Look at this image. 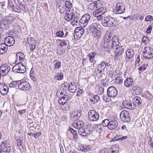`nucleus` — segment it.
Listing matches in <instances>:
<instances>
[{
	"label": "nucleus",
	"instance_id": "f257e3e1",
	"mask_svg": "<svg viewBox=\"0 0 153 153\" xmlns=\"http://www.w3.org/2000/svg\"><path fill=\"white\" fill-rule=\"evenodd\" d=\"M12 70L14 73H23L26 71V69L22 63L19 62L13 67Z\"/></svg>",
	"mask_w": 153,
	"mask_h": 153
},
{
	"label": "nucleus",
	"instance_id": "f03ea898",
	"mask_svg": "<svg viewBox=\"0 0 153 153\" xmlns=\"http://www.w3.org/2000/svg\"><path fill=\"white\" fill-rule=\"evenodd\" d=\"M92 129L90 126H87L86 127H83L78 130L79 134L83 136H87L91 134Z\"/></svg>",
	"mask_w": 153,
	"mask_h": 153
},
{
	"label": "nucleus",
	"instance_id": "7ed1b4c3",
	"mask_svg": "<svg viewBox=\"0 0 153 153\" xmlns=\"http://www.w3.org/2000/svg\"><path fill=\"white\" fill-rule=\"evenodd\" d=\"M91 18V16L88 14H84L79 20L80 25L82 27H85L90 22Z\"/></svg>",
	"mask_w": 153,
	"mask_h": 153
},
{
	"label": "nucleus",
	"instance_id": "20e7f679",
	"mask_svg": "<svg viewBox=\"0 0 153 153\" xmlns=\"http://www.w3.org/2000/svg\"><path fill=\"white\" fill-rule=\"evenodd\" d=\"M143 56L147 59H150L153 57V49L149 47L144 48L143 53Z\"/></svg>",
	"mask_w": 153,
	"mask_h": 153
},
{
	"label": "nucleus",
	"instance_id": "39448f33",
	"mask_svg": "<svg viewBox=\"0 0 153 153\" xmlns=\"http://www.w3.org/2000/svg\"><path fill=\"white\" fill-rule=\"evenodd\" d=\"M88 115L89 120L92 121H96L99 118L98 113L94 110H90L88 112Z\"/></svg>",
	"mask_w": 153,
	"mask_h": 153
},
{
	"label": "nucleus",
	"instance_id": "423d86ee",
	"mask_svg": "<svg viewBox=\"0 0 153 153\" xmlns=\"http://www.w3.org/2000/svg\"><path fill=\"white\" fill-rule=\"evenodd\" d=\"M114 19L113 17H106L103 19L102 21V24L105 27H112L114 25Z\"/></svg>",
	"mask_w": 153,
	"mask_h": 153
},
{
	"label": "nucleus",
	"instance_id": "0eeeda50",
	"mask_svg": "<svg viewBox=\"0 0 153 153\" xmlns=\"http://www.w3.org/2000/svg\"><path fill=\"white\" fill-rule=\"evenodd\" d=\"M120 119L123 121L128 122L130 121V114L128 111L126 110H123L120 113H119Z\"/></svg>",
	"mask_w": 153,
	"mask_h": 153
},
{
	"label": "nucleus",
	"instance_id": "6e6552de",
	"mask_svg": "<svg viewBox=\"0 0 153 153\" xmlns=\"http://www.w3.org/2000/svg\"><path fill=\"white\" fill-rule=\"evenodd\" d=\"M20 81L18 85V88L20 90L24 91L28 90L30 89V85L29 83L26 81L22 82Z\"/></svg>",
	"mask_w": 153,
	"mask_h": 153
},
{
	"label": "nucleus",
	"instance_id": "1a4fd4ad",
	"mask_svg": "<svg viewBox=\"0 0 153 153\" xmlns=\"http://www.w3.org/2000/svg\"><path fill=\"white\" fill-rule=\"evenodd\" d=\"M1 149L2 152L9 153L10 151V144L7 141L2 143L0 145Z\"/></svg>",
	"mask_w": 153,
	"mask_h": 153
},
{
	"label": "nucleus",
	"instance_id": "9d476101",
	"mask_svg": "<svg viewBox=\"0 0 153 153\" xmlns=\"http://www.w3.org/2000/svg\"><path fill=\"white\" fill-rule=\"evenodd\" d=\"M115 12L118 14H121L123 13L125 10V6L122 3H117L115 7Z\"/></svg>",
	"mask_w": 153,
	"mask_h": 153
},
{
	"label": "nucleus",
	"instance_id": "9b49d317",
	"mask_svg": "<svg viewBox=\"0 0 153 153\" xmlns=\"http://www.w3.org/2000/svg\"><path fill=\"white\" fill-rule=\"evenodd\" d=\"M84 32V30L81 27H77L76 28L74 31V35L80 38L83 34Z\"/></svg>",
	"mask_w": 153,
	"mask_h": 153
},
{
	"label": "nucleus",
	"instance_id": "f8f14e48",
	"mask_svg": "<svg viewBox=\"0 0 153 153\" xmlns=\"http://www.w3.org/2000/svg\"><path fill=\"white\" fill-rule=\"evenodd\" d=\"M123 106L126 108L131 110L134 109L135 105L132 104V101L130 100H125L122 103Z\"/></svg>",
	"mask_w": 153,
	"mask_h": 153
},
{
	"label": "nucleus",
	"instance_id": "ddd939ff",
	"mask_svg": "<svg viewBox=\"0 0 153 153\" xmlns=\"http://www.w3.org/2000/svg\"><path fill=\"white\" fill-rule=\"evenodd\" d=\"M100 24L95 21H94L89 25L88 29L91 32H93V31L100 28Z\"/></svg>",
	"mask_w": 153,
	"mask_h": 153
},
{
	"label": "nucleus",
	"instance_id": "4468645a",
	"mask_svg": "<svg viewBox=\"0 0 153 153\" xmlns=\"http://www.w3.org/2000/svg\"><path fill=\"white\" fill-rule=\"evenodd\" d=\"M115 46L116 47L115 50V59H118L117 56L119 57V59H121L122 58L121 56L122 51H123V49L122 46H119L118 45H116Z\"/></svg>",
	"mask_w": 153,
	"mask_h": 153
},
{
	"label": "nucleus",
	"instance_id": "2eb2a0df",
	"mask_svg": "<svg viewBox=\"0 0 153 153\" xmlns=\"http://www.w3.org/2000/svg\"><path fill=\"white\" fill-rule=\"evenodd\" d=\"M107 94L108 96L112 99L114 101L115 97V87L110 86L107 89Z\"/></svg>",
	"mask_w": 153,
	"mask_h": 153
},
{
	"label": "nucleus",
	"instance_id": "dca6fc26",
	"mask_svg": "<svg viewBox=\"0 0 153 153\" xmlns=\"http://www.w3.org/2000/svg\"><path fill=\"white\" fill-rule=\"evenodd\" d=\"M74 15V11L70 10H68L66 11L64 16V19L67 22H69L71 21L73 16Z\"/></svg>",
	"mask_w": 153,
	"mask_h": 153
},
{
	"label": "nucleus",
	"instance_id": "f3484780",
	"mask_svg": "<svg viewBox=\"0 0 153 153\" xmlns=\"http://www.w3.org/2000/svg\"><path fill=\"white\" fill-rule=\"evenodd\" d=\"M95 73L96 78L100 79L105 77L104 71L102 70L101 69L97 68V70L95 71Z\"/></svg>",
	"mask_w": 153,
	"mask_h": 153
},
{
	"label": "nucleus",
	"instance_id": "a211bd4d",
	"mask_svg": "<svg viewBox=\"0 0 153 153\" xmlns=\"http://www.w3.org/2000/svg\"><path fill=\"white\" fill-rule=\"evenodd\" d=\"M5 43L8 44L7 46H11L13 45L15 42V39L13 37L11 36H8L5 39Z\"/></svg>",
	"mask_w": 153,
	"mask_h": 153
},
{
	"label": "nucleus",
	"instance_id": "6ab92c4d",
	"mask_svg": "<svg viewBox=\"0 0 153 153\" xmlns=\"http://www.w3.org/2000/svg\"><path fill=\"white\" fill-rule=\"evenodd\" d=\"M10 70V66L7 64H3L0 67V71H2L3 75L7 74Z\"/></svg>",
	"mask_w": 153,
	"mask_h": 153
},
{
	"label": "nucleus",
	"instance_id": "aec40b11",
	"mask_svg": "<svg viewBox=\"0 0 153 153\" xmlns=\"http://www.w3.org/2000/svg\"><path fill=\"white\" fill-rule=\"evenodd\" d=\"M8 91L7 86L4 84H0V92L2 95L7 94Z\"/></svg>",
	"mask_w": 153,
	"mask_h": 153
},
{
	"label": "nucleus",
	"instance_id": "412c9836",
	"mask_svg": "<svg viewBox=\"0 0 153 153\" xmlns=\"http://www.w3.org/2000/svg\"><path fill=\"white\" fill-rule=\"evenodd\" d=\"M133 104L135 106H137L138 107H141L142 105V100L140 97L138 96L135 97L133 99Z\"/></svg>",
	"mask_w": 153,
	"mask_h": 153
},
{
	"label": "nucleus",
	"instance_id": "4be33fe9",
	"mask_svg": "<svg viewBox=\"0 0 153 153\" xmlns=\"http://www.w3.org/2000/svg\"><path fill=\"white\" fill-rule=\"evenodd\" d=\"M59 98V99L58 100V102L59 104L64 105L68 102V99L67 95H64V96H61Z\"/></svg>",
	"mask_w": 153,
	"mask_h": 153
},
{
	"label": "nucleus",
	"instance_id": "5701e85b",
	"mask_svg": "<svg viewBox=\"0 0 153 153\" xmlns=\"http://www.w3.org/2000/svg\"><path fill=\"white\" fill-rule=\"evenodd\" d=\"M68 89L70 92L74 93L76 92L77 87L74 83V82H71L69 85Z\"/></svg>",
	"mask_w": 153,
	"mask_h": 153
},
{
	"label": "nucleus",
	"instance_id": "b1692460",
	"mask_svg": "<svg viewBox=\"0 0 153 153\" xmlns=\"http://www.w3.org/2000/svg\"><path fill=\"white\" fill-rule=\"evenodd\" d=\"M105 7H101L100 8H98L97 10L94 12L93 15L94 16L99 15V14L104 15V13L105 12Z\"/></svg>",
	"mask_w": 153,
	"mask_h": 153
},
{
	"label": "nucleus",
	"instance_id": "393cba45",
	"mask_svg": "<svg viewBox=\"0 0 153 153\" xmlns=\"http://www.w3.org/2000/svg\"><path fill=\"white\" fill-rule=\"evenodd\" d=\"M84 125L83 122L82 121L75 122L72 124L74 128L78 129V130L80 128H82L83 127Z\"/></svg>",
	"mask_w": 153,
	"mask_h": 153
},
{
	"label": "nucleus",
	"instance_id": "a878e982",
	"mask_svg": "<svg viewBox=\"0 0 153 153\" xmlns=\"http://www.w3.org/2000/svg\"><path fill=\"white\" fill-rule=\"evenodd\" d=\"M7 50V45L4 43L0 44V54L4 53Z\"/></svg>",
	"mask_w": 153,
	"mask_h": 153
},
{
	"label": "nucleus",
	"instance_id": "bb28decb",
	"mask_svg": "<svg viewBox=\"0 0 153 153\" xmlns=\"http://www.w3.org/2000/svg\"><path fill=\"white\" fill-rule=\"evenodd\" d=\"M82 111L81 110L79 109L76 110H75L73 112V113L71 115V117L73 116V117H72L73 118L74 117H76L75 120L78 119L81 117L82 115Z\"/></svg>",
	"mask_w": 153,
	"mask_h": 153
},
{
	"label": "nucleus",
	"instance_id": "cd10ccee",
	"mask_svg": "<svg viewBox=\"0 0 153 153\" xmlns=\"http://www.w3.org/2000/svg\"><path fill=\"white\" fill-rule=\"evenodd\" d=\"M73 18L71 19V22L72 25H76L79 22V17L77 16V14H75V13H74V15L73 16Z\"/></svg>",
	"mask_w": 153,
	"mask_h": 153
},
{
	"label": "nucleus",
	"instance_id": "c85d7f7f",
	"mask_svg": "<svg viewBox=\"0 0 153 153\" xmlns=\"http://www.w3.org/2000/svg\"><path fill=\"white\" fill-rule=\"evenodd\" d=\"M134 55V51L131 49H128L126 51V55L128 59L131 58Z\"/></svg>",
	"mask_w": 153,
	"mask_h": 153
},
{
	"label": "nucleus",
	"instance_id": "c756f323",
	"mask_svg": "<svg viewBox=\"0 0 153 153\" xmlns=\"http://www.w3.org/2000/svg\"><path fill=\"white\" fill-rule=\"evenodd\" d=\"M104 91V88L100 85L97 86L96 87L95 92L99 95L102 94Z\"/></svg>",
	"mask_w": 153,
	"mask_h": 153
},
{
	"label": "nucleus",
	"instance_id": "7c9ffc66",
	"mask_svg": "<svg viewBox=\"0 0 153 153\" xmlns=\"http://www.w3.org/2000/svg\"><path fill=\"white\" fill-rule=\"evenodd\" d=\"M17 57V59L19 60V61L22 62L24 59L25 55L24 53L21 52H19L16 54Z\"/></svg>",
	"mask_w": 153,
	"mask_h": 153
},
{
	"label": "nucleus",
	"instance_id": "2f4dec72",
	"mask_svg": "<svg viewBox=\"0 0 153 153\" xmlns=\"http://www.w3.org/2000/svg\"><path fill=\"white\" fill-rule=\"evenodd\" d=\"M133 82V79L131 78H127L125 81L124 84L126 87H129L131 85Z\"/></svg>",
	"mask_w": 153,
	"mask_h": 153
},
{
	"label": "nucleus",
	"instance_id": "473e14b6",
	"mask_svg": "<svg viewBox=\"0 0 153 153\" xmlns=\"http://www.w3.org/2000/svg\"><path fill=\"white\" fill-rule=\"evenodd\" d=\"M96 55V53L95 52H91L88 54V56L90 62L92 63L94 62V58Z\"/></svg>",
	"mask_w": 153,
	"mask_h": 153
},
{
	"label": "nucleus",
	"instance_id": "72a5a7b5",
	"mask_svg": "<svg viewBox=\"0 0 153 153\" xmlns=\"http://www.w3.org/2000/svg\"><path fill=\"white\" fill-rule=\"evenodd\" d=\"M100 99V97L97 95H95L89 99L90 101L93 102V103L97 102Z\"/></svg>",
	"mask_w": 153,
	"mask_h": 153
},
{
	"label": "nucleus",
	"instance_id": "f704fd0d",
	"mask_svg": "<svg viewBox=\"0 0 153 153\" xmlns=\"http://www.w3.org/2000/svg\"><path fill=\"white\" fill-rule=\"evenodd\" d=\"M91 32L95 37L99 38L101 34V31L97 29L94 30L93 32Z\"/></svg>",
	"mask_w": 153,
	"mask_h": 153
},
{
	"label": "nucleus",
	"instance_id": "c9c22d12",
	"mask_svg": "<svg viewBox=\"0 0 153 153\" xmlns=\"http://www.w3.org/2000/svg\"><path fill=\"white\" fill-rule=\"evenodd\" d=\"M95 129L100 134L102 132V126L101 124H96L94 127Z\"/></svg>",
	"mask_w": 153,
	"mask_h": 153
},
{
	"label": "nucleus",
	"instance_id": "e433bc0d",
	"mask_svg": "<svg viewBox=\"0 0 153 153\" xmlns=\"http://www.w3.org/2000/svg\"><path fill=\"white\" fill-rule=\"evenodd\" d=\"M19 82H20V80L13 81L9 84V87L10 88L15 87L17 85H18Z\"/></svg>",
	"mask_w": 153,
	"mask_h": 153
},
{
	"label": "nucleus",
	"instance_id": "4c0bfd02",
	"mask_svg": "<svg viewBox=\"0 0 153 153\" xmlns=\"http://www.w3.org/2000/svg\"><path fill=\"white\" fill-rule=\"evenodd\" d=\"M108 128L110 130H113L114 129L115 127V122L114 120H111L108 125Z\"/></svg>",
	"mask_w": 153,
	"mask_h": 153
},
{
	"label": "nucleus",
	"instance_id": "58836bf2",
	"mask_svg": "<svg viewBox=\"0 0 153 153\" xmlns=\"http://www.w3.org/2000/svg\"><path fill=\"white\" fill-rule=\"evenodd\" d=\"M65 1V4L66 7L68 9L71 8L73 6L71 1L67 0H66Z\"/></svg>",
	"mask_w": 153,
	"mask_h": 153
},
{
	"label": "nucleus",
	"instance_id": "ea45409f",
	"mask_svg": "<svg viewBox=\"0 0 153 153\" xmlns=\"http://www.w3.org/2000/svg\"><path fill=\"white\" fill-rule=\"evenodd\" d=\"M63 76L62 73H57L55 76V78L58 80H61L63 79Z\"/></svg>",
	"mask_w": 153,
	"mask_h": 153
},
{
	"label": "nucleus",
	"instance_id": "a19ab883",
	"mask_svg": "<svg viewBox=\"0 0 153 153\" xmlns=\"http://www.w3.org/2000/svg\"><path fill=\"white\" fill-rule=\"evenodd\" d=\"M88 8L91 10H95L97 9L96 5L94 1L91 3L88 6Z\"/></svg>",
	"mask_w": 153,
	"mask_h": 153
},
{
	"label": "nucleus",
	"instance_id": "79ce46f5",
	"mask_svg": "<svg viewBox=\"0 0 153 153\" xmlns=\"http://www.w3.org/2000/svg\"><path fill=\"white\" fill-rule=\"evenodd\" d=\"M123 80L122 78L120 76L115 78V83L117 84H120L122 83Z\"/></svg>",
	"mask_w": 153,
	"mask_h": 153
},
{
	"label": "nucleus",
	"instance_id": "37998d69",
	"mask_svg": "<svg viewBox=\"0 0 153 153\" xmlns=\"http://www.w3.org/2000/svg\"><path fill=\"white\" fill-rule=\"evenodd\" d=\"M106 63L105 62H102L99 65L98 68L100 69H101L105 71V68L106 66Z\"/></svg>",
	"mask_w": 153,
	"mask_h": 153
},
{
	"label": "nucleus",
	"instance_id": "c03bdc74",
	"mask_svg": "<svg viewBox=\"0 0 153 153\" xmlns=\"http://www.w3.org/2000/svg\"><path fill=\"white\" fill-rule=\"evenodd\" d=\"M27 42L28 43L31 45L32 44H35L36 42V40L33 39V38H28L27 39Z\"/></svg>",
	"mask_w": 153,
	"mask_h": 153
},
{
	"label": "nucleus",
	"instance_id": "a18cd8bd",
	"mask_svg": "<svg viewBox=\"0 0 153 153\" xmlns=\"http://www.w3.org/2000/svg\"><path fill=\"white\" fill-rule=\"evenodd\" d=\"M110 122L108 119H105L102 121V125L104 127L108 126Z\"/></svg>",
	"mask_w": 153,
	"mask_h": 153
},
{
	"label": "nucleus",
	"instance_id": "49530a36",
	"mask_svg": "<svg viewBox=\"0 0 153 153\" xmlns=\"http://www.w3.org/2000/svg\"><path fill=\"white\" fill-rule=\"evenodd\" d=\"M102 98L103 100L105 102H109V101H111L112 102H114V101L112 99L110 98V97H109V96H108V97H107L105 96H103Z\"/></svg>",
	"mask_w": 153,
	"mask_h": 153
},
{
	"label": "nucleus",
	"instance_id": "de8ad7c7",
	"mask_svg": "<svg viewBox=\"0 0 153 153\" xmlns=\"http://www.w3.org/2000/svg\"><path fill=\"white\" fill-rule=\"evenodd\" d=\"M56 35L57 37L62 38L64 37V33L62 31H59L56 32Z\"/></svg>",
	"mask_w": 153,
	"mask_h": 153
},
{
	"label": "nucleus",
	"instance_id": "09e8293b",
	"mask_svg": "<svg viewBox=\"0 0 153 153\" xmlns=\"http://www.w3.org/2000/svg\"><path fill=\"white\" fill-rule=\"evenodd\" d=\"M96 5V7L97 9L101 7L102 5V4L101 3V1L100 0H98L94 1Z\"/></svg>",
	"mask_w": 153,
	"mask_h": 153
},
{
	"label": "nucleus",
	"instance_id": "8fccbe9b",
	"mask_svg": "<svg viewBox=\"0 0 153 153\" xmlns=\"http://www.w3.org/2000/svg\"><path fill=\"white\" fill-rule=\"evenodd\" d=\"M148 66V64H146V65L145 64H143V65L139 67L138 68V70L139 71H142L146 70V67Z\"/></svg>",
	"mask_w": 153,
	"mask_h": 153
},
{
	"label": "nucleus",
	"instance_id": "3c124183",
	"mask_svg": "<svg viewBox=\"0 0 153 153\" xmlns=\"http://www.w3.org/2000/svg\"><path fill=\"white\" fill-rule=\"evenodd\" d=\"M153 20V17L151 15L147 16H146L145 21L146 22H151Z\"/></svg>",
	"mask_w": 153,
	"mask_h": 153
},
{
	"label": "nucleus",
	"instance_id": "603ef678",
	"mask_svg": "<svg viewBox=\"0 0 153 153\" xmlns=\"http://www.w3.org/2000/svg\"><path fill=\"white\" fill-rule=\"evenodd\" d=\"M145 96L146 98L148 99H151L152 97V95L148 91L146 93Z\"/></svg>",
	"mask_w": 153,
	"mask_h": 153
},
{
	"label": "nucleus",
	"instance_id": "864d4df0",
	"mask_svg": "<svg viewBox=\"0 0 153 153\" xmlns=\"http://www.w3.org/2000/svg\"><path fill=\"white\" fill-rule=\"evenodd\" d=\"M59 41L61 42L59 43V45L61 46H64L66 45L67 44V41H65L64 40L60 39Z\"/></svg>",
	"mask_w": 153,
	"mask_h": 153
},
{
	"label": "nucleus",
	"instance_id": "5fc2aeb1",
	"mask_svg": "<svg viewBox=\"0 0 153 153\" xmlns=\"http://www.w3.org/2000/svg\"><path fill=\"white\" fill-rule=\"evenodd\" d=\"M114 70L113 69H111L109 72V76L111 78H113L115 76L114 74Z\"/></svg>",
	"mask_w": 153,
	"mask_h": 153
},
{
	"label": "nucleus",
	"instance_id": "6e6d98bb",
	"mask_svg": "<svg viewBox=\"0 0 153 153\" xmlns=\"http://www.w3.org/2000/svg\"><path fill=\"white\" fill-rule=\"evenodd\" d=\"M101 85L104 87H107L108 86L107 84L106 83V80L102 79L101 81Z\"/></svg>",
	"mask_w": 153,
	"mask_h": 153
},
{
	"label": "nucleus",
	"instance_id": "4d7b16f0",
	"mask_svg": "<svg viewBox=\"0 0 153 153\" xmlns=\"http://www.w3.org/2000/svg\"><path fill=\"white\" fill-rule=\"evenodd\" d=\"M85 149H84V152H89L91 150V146L89 145H85Z\"/></svg>",
	"mask_w": 153,
	"mask_h": 153
},
{
	"label": "nucleus",
	"instance_id": "13d9d810",
	"mask_svg": "<svg viewBox=\"0 0 153 153\" xmlns=\"http://www.w3.org/2000/svg\"><path fill=\"white\" fill-rule=\"evenodd\" d=\"M56 95L58 97H60L61 96H63V93L62 92H61L59 90L56 92Z\"/></svg>",
	"mask_w": 153,
	"mask_h": 153
},
{
	"label": "nucleus",
	"instance_id": "bf43d9fd",
	"mask_svg": "<svg viewBox=\"0 0 153 153\" xmlns=\"http://www.w3.org/2000/svg\"><path fill=\"white\" fill-rule=\"evenodd\" d=\"M68 85V84L67 82H65L62 84L61 87L63 88V90H66L67 88Z\"/></svg>",
	"mask_w": 153,
	"mask_h": 153
},
{
	"label": "nucleus",
	"instance_id": "052dcab7",
	"mask_svg": "<svg viewBox=\"0 0 153 153\" xmlns=\"http://www.w3.org/2000/svg\"><path fill=\"white\" fill-rule=\"evenodd\" d=\"M61 66V62L60 61L57 62L54 65V68H55L59 69Z\"/></svg>",
	"mask_w": 153,
	"mask_h": 153
},
{
	"label": "nucleus",
	"instance_id": "680f3d73",
	"mask_svg": "<svg viewBox=\"0 0 153 153\" xmlns=\"http://www.w3.org/2000/svg\"><path fill=\"white\" fill-rule=\"evenodd\" d=\"M152 25H149L148 26L146 30V32L148 34L150 33L152 29Z\"/></svg>",
	"mask_w": 153,
	"mask_h": 153
},
{
	"label": "nucleus",
	"instance_id": "e2e57ef3",
	"mask_svg": "<svg viewBox=\"0 0 153 153\" xmlns=\"http://www.w3.org/2000/svg\"><path fill=\"white\" fill-rule=\"evenodd\" d=\"M94 16L97 17V20L99 21H100L103 17H104L103 15L100 14H99V15H97L96 16Z\"/></svg>",
	"mask_w": 153,
	"mask_h": 153
},
{
	"label": "nucleus",
	"instance_id": "0e129e2a",
	"mask_svg": "<svg viewBox=\"0 0 153 153\" xmlns=\"http://www.w3.org/2000/svg\"><path fill=\"white\" fill-rule=\"evenodd\" d=\"M56 4L57 7L59 8L61 7V0L59 1H57L56 0Z\"/></svg>",
	"mask_w": 153,
	"mask_h": 153
},
{
	"label": "nucleus",
	"instance_id": "69168bd1",
	"mask_svg": "<svg viewBox=\"0 0 153 153\" xmlns=\"http://www.w3.org/2000/svg\"><path fill=\"white\" fill-rule=\"evenodd\" d=\"M142 89L140 87H138L135 93H136L137 94H140L142 92Z\"/></svg>",
	"mask_w": 153,
	"mask_h": 153
},
{
	"label": "nucleus",
	"instance_id": "338daca9",
	"mask_svg": "<svg viewBox=\"0 0 153 153\" xmlns=\"http://www.w3.org/2000/svg\"><path fill=\"white\" fill-rule=\"evenodd\" d=\"M26 112V110L25 109H23L22 110L18 111V113L19 114L22 115L24 113H25Z\"/></svg>",
	"mask_w": 153,
	"mask_h": 153
},
{
	"label": "nucleus",
	"instance_id": "774afa93",
	"mask_svg": "<svg viewBox=\"0 0 153 153\" xmlns=\"http://www.w3.org/2000/svg\"><path fill=\"white\" fill-rule=\"evenodd\" d=\"M99 153H108L107 151V149L106 148H104L101 150Z\"/></svg>",
	"mask_w": 153,
	"mask_h": 153
}]
</instances>
